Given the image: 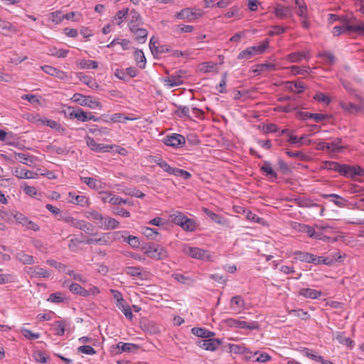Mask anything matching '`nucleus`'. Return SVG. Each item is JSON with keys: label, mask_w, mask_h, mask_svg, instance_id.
<instances>
[{"label": "nucleus", "mask_w": 364, "mask_h": 364, "mask_svg": "<svg viewBox=\"0 0 364 364\" xmlns=\"http://www.w3.org/2000/svg\"><path fill=\"white\" fill-rule=\"evenodd\" d=\"M16 259L23 264H32L35 263L34 257L21 251L15 255Z\"/></svg>", "instance_id": "nucleus-25"}, {"label": "nucleus", "mask_w": 364, "mask_h": 364, "mask_svg": "<svg viewBox=\"0 0 364 364\" xmlns=\"http://www.w3.org/2000/svg\"><path fill=\"white\" fill-rule=\"evenodd\" d=\"M134 58H135V60L136 61V64L138 65V66L140 68L144 69L146 66V57L141 50H140V49L135 50Z\"/></svg>", "instance_id": "nucleus-31"}, {"label": "nucleus", "mask_w": 364, "mask_h": 364, "mask_svg": "<svg viewBox=\"0 0 364 364\" xmlns=\"http://www.w3.org/2000/svg\"><path fill=\"white\" fill-rule=\"evenodd\" d=\"M336 339L341 344L346 345L350 348L353 347L354 341L351 338L346 337L344 333L338 332Z\"/></svg>", "instance_id": "nucleus-35"}, {"label": "nucleus", "mask_w": 364, "mask_h": 364, "mask_svg": "<svg viewBox=\"0 0 364 364\" xmlns=\"http://www.w3.org/2000/svg\"><path fill=\"white\" fill-rule=\"evenodd\" d=\"M143 268L141 267H127L124 269V272L132 277H137L141 280L147 279L148 273L145 271H142Z\"/></svg>", "instance_id": "nucleus-10"}, {"label": "nucleus", "mask_w": 364, "mask_h": 364, "mask_svg": "<svg viewBox=\"0 0 364 364\" xmlns=\"http://www.w3.org/2000/svg\"><path fill=\"white\" fill-rule=\"evenodd\" d=\"M123 240L127 242L133 248H141L142 243H141L139 239L133 235H129L127 237L122 235Z\"/></svg>", "instance_id": "nucleus-33"}, {"label": "nucleus", "mask_w": 364, "mask_h": 364, "mask_svg": "<svg viewBox=\"0 0 364 364\" xmlns=\"http://www.w3.org/2000/svg\"><path fill=\"white\" fill-rule=\"evenodd\" d=\"M223 343V340L221 339H219V338H206V339H198L197 341H196V344L206 350H210V351H215L218 349V348L222 345Z\"/></svg>", "instance_id": "nucleus-6"}, {"label": "nucleus", "mask_w": 364, "mask_h": 364, "mask_svg": "<svg viewBox=\"0 0 364 364\" xmlns=\"http://www.w3.org/2000/svg\"><path fill=\"white\" fill-rule=\"evenodd\" d=\"M142 232L144 236L151 240H157L159 235L155 229L149 227L144 228Z\"/></svg>", "instance_id": "nucleus-48"}, {"label": "nucleus", "mask_w": 364, "mask_h": 364, "mask_svg": "<svg viewBox=\"0 0 364 364\" xmlns=\"http://www.w3.org/2000/svg\"><path fill=\"white\" fill-rule=\"evenodd\" d=\"M77 351L79 353L86 354V355H95L96 354V350L90 346H81L77 348Z\"/></svg>", "instance_id": "nucleus-58"}, {"label": "nucleus", "mask_w": 364, "mask_h": 364, "mask_svg": "<svg viewBox=\"0 0 364 364\" xmlns=\"http://www.w3.org/2000/svg\"><path fill=\"white\" fill-rule=\"evenodd\" d=\"M180 227L187 232H193L197 228V223L195 220L187 217L183 221L182 225H181Z\"/></svg>", "instance_id": "nucleus-30"}, {"label": "nucleus", "mask_w": 364, "mask_h": 364, "mask_svg": "<svg viewBox=\"0 0 364 364\" xmlns=\"http://www.w3.org/2000/svg\"><path fill=\"white\" fill-rule=\"evenodd\" d=\"M48 301L51 303H60L64 301V298L62 296V294L60 292L52 293L50 294Z\"/></svg>", "instance_id": "nucleus-53"}, {"label": "nucleus", "mask_w": 364, "mask_h": 364, "mask_svg": "<svg viewBox=\"0 0 364 364\" xmlns=\"http://www.w3.org/2000/svg\"><path fill=\"white\" fill-rule=\"evenodd\" d=\"M87 145L92 150L96 152L99 153H103V152H108L109 150V146L105 145L103 144H98L97 143L93 138H92L90 136H87L85 137Z\"/></svg>", "instance_id": "nucleus-12"}, {"label": "nucleus", "mask_w": 364, "mask_h": 364, "mask_svg": "<svg viewBox=\"0 0 364 364\" xmlns=\"http://www.w3.org/2000/svg\"><path fill=\"white\" fill-rule=\"evenodd\" d=\"M14 175L18 178H35L37 173L23 168H16Z\"/></svg>", "instance_id": "nucleus-21"}, {"label": "nucleus", "mask_w": 364, "mask_h": 364, "mask_svg": "<svg viewBox=\"0 0 364 364\" xmlns=\"http://www.w3.org/2000/svg\"><path fill=\"white\" fill-rule=\"evenodd\" d=\"M71 100L80 106L88 107L91 109L97 107L100 109L102 108V104L99 101L96 100L95 98L90 95H84L81 93H75L71 97Z\"/></svg>", "instance_id": "nucleus-3"}, {"label": "nucleus", "mask_w": 364, "mask_h": 364, "mask_svg": "<svg viewBox=\"0 0 364 364\" xmlns=\"http://www.w3.org/2000/svg\"><path fill=\"white\" fill-rule=\"evenodd\" d=\"M113 213L115 215H120L124 218L130 217V213L124 208H120L119 206L114 207L113 208Z\"/></svg>", "instance_id": "nucleus-62"}, {"label": "nucleus", "mask_w": 364, "mask_h": 364, "mask_svg": "<svg viewBox=\"0 0 364 364\" xmlns=\"http://www.w3.org/2000/svg\"><path fill=\"white\" fill-rule=\"evenodd\" d=\"M186 254L192 258L198 259H208L210 255L208 251L202 250L198 247H187L184 249Z\"/></svg>", "instance_id": "nucleus-9"}, {"label": "nucleus", "mask_w": 364, "mask_h": 364, "mask_svg": "<svg viewBox=\"0 0 364 364\" xmlns=\"http://www.w3.org/2000/svg\"><path fill=\"white\" fill-rule=\"evenodd\" d=\"M274 13L277 17L279 18H289L292 16L291 9L289 6L277 5L275 7Z\"/></svg>", "instance_id": "nucleus-18"}, {"label": "nucleus", "mask_w": 364, "mask_h": 364, "mask_svg": "<svg viewBox=\"0 0 364 364\" xmlns=\"http://www.w3.org/2000/svg\"><path fill=\"white\" fill-rule=\"evenodd\" d=\"M260 169L265 174L266 176H268L270 178H277V174L273 170V168H272V165L269 161H264Z\"/></svg>", "instance_id": "nucleus-29"}, {"label": "nucleus", "mask_w": 364, "mask_h": 364, "mask_svg": "<svg viewBox=\"0 0 364 364\" xmlns=\"http://www.w3.org/2000/svg\"><path fill=\"white\" fill-rule=\"evenodd\" d=\"M289 314L296 317H299L302 320H306L310 318L309 314L307 311H304L303 309H293L290 311Z\"/></svg>", "instance_id": "nucleus-50"}, {"label": "nucleus", "mask_w": 364, "mask_h": 364, "mask_svg": "<svg viewBox=\"0 0 364 364\" xmlns=\"http://www.w3.org/2000/svg\"><path fill=\"white\" fill-rule=\"evenodd\" d=\"M340 106L342 109H343L344 110L347 111L350 114L361 111V107L360 106L355 105L352 102L346 103L344 102H341Z\"/></svg>", "instance_id": "nucleus-34"}, {"label": "nucleus", "mask_w": 364, "mask_h": 364, "mask_svg": "<svg viewBox=\"0 0 364 364\" xmlns=\"http://www.w3.org/2000/svg\"><path fill=\"white\" fill-rule=\"evenodd\" d=\"M139 348L140 346L134 343L119 342L117 344L111 346V352L115 355L120 354L123 352L136 353Z\"/></svg>", "instance_id": "nucleus-5"}, {"label": "nucleus", "mask_w": 364, "mask_h": 364, "mask_svg": "<svg viewBox=\"0 0 364 364\" xmlns=\"http://www.w3.org/2000/svg\"><path fill=\"white\" fill-rule=\"evenodd\" d=\"M69 53L68 50L57 49L56 48H50L48 54L57 58H65Z\"/></svg>", "instance_id": "nucleus-45"}, {"label": "nucleus", "mask_w": 364, "mask_h": 364, "mask_svg": "<svg viewBox=\"0 0 364 364\" xmlns=\"http://www.w3.org/2000/svg\"><path fill=\"white\" fill-rule=\"evenodd\" d=\"M293 255L296 259L300 260L304 262H308V263L311 262V259L312 257L311 253H309L306 252H301V251H295L293 253Z\"/></svg>", "instance_id": "nucleus-36"}, {"label": "nucleus", "mask_w": 364, "mask_h": 364, "mask_svg": "<svg viewBox=\"0 0 364 364\" xmlns=\"http://www.w3.org/2000/svg\"><path fill=\"white\" fill-rule=\"evenodd\" d=\"M184 73L185 72L182 70H177L170 77L165 78L164 82L171 87L183 85V81L181 80V77Z\"/></svg>", "instance_id": "nucleus-11"}, {"label": "nucleus", "mask_w": 364, "mask_h": 364, "mask_svg": "<svg viewBox=\"0 0 364 364\" xmlns=\"http://www.w3.org/2000/svg\"><path fill=\"white\" fill-rule=\"evenodd\" d=\"M125 193L139 198H143L145 196L144 193L136 188H129L126 191Z\"/></svg>", "instance_id": "nucleus-63"}, {"label": "nucleus", "mask_w": 364, "mask_h": 364, "mask_svg": "<svg viewBox=\"0 0 364 364\" xmlns=\"http://www.w3.org/2000/svg\"><path fill=\"white\" fill-rule=\"evenodd\" d=\"M192 16H193L192 8H186V9L181 10L179 12H178L175 16L178 19L187 18V19L191 21V20H193Z\"/></svg>", "instance_id": "nucleus-40"}, {"label": "nucleus", "mask_w": 364, "mask_h": 364, "mask_svg": "<svg viewBox=\"0 0 364 364\" xmlns=\"http://www.w3.org/2000/svg\"><path fill=\"white\" fill-rule=\"evenodd\" d=\"M16 279V276L13 274H1L0 285L6 283L15 282Z\"/></svg>", "instance_id": "nucleus-52"}, {"label": "nucleus", "mask_w": 364, "mask_h": 364, "mask_svg": "<svg viewBox=\"0 0 364 364\" xmlns=\"http://www.w3.org/2000/svg\"><path fill=\"white\" fill-rule=\"evenodd\" d=\"M286 154L289 157H296V158L300 159L301 161H306L309 159V156L306 154H305L301 151L293 152V151H287L286 152Z\"/></svg>", "instance_id": "nucleus-60"}, {"label": "nucleus", "mask_w": 364, "mask_h": 364, "mask_svg": "<svg viewBox=\"0 0 364 364\" xmlns=\"http://www.w3.org/2000/svg\"><path fill=\"white\" fill-rule=\"evenodd\" d=\"M355 24H348L346 25V29L348 33H355L359 36H364V22L361 20L357 19Z\"/></svg>", "instance_id": "nucleus-17"}, {"label": "nucleus", "mask_w": 364, "mask_h": 364, "mask_svg": "<svg viewBox=\"0 0 364 364\" xmlns=\"http://www.w3.org/2000/svg\"><path fill=\"white\" fill-rule=\"evenodd\" d=\"M299 295L305 298L317 299L321 295V292L310 288H302L299 291Z\"/></svg>", "instance_id": "nucleus-22"}, {"label": "nucleus", "mask_w": 364, "mask_h": 364, "mask_svg": "<svg viewBox=\"0 0 364 364\" xmlns=\"http://www.w3.org/2000/svg\"><path fill=\"white\" fill-rule=\"evenodd\" d=\"M342 143L341 138H335L331 143H328L330 152H341L343 150L344 146H340Z\"/></svg>", "instance_id": "nucleus-32"}, {"label": "nucleus", "mask_w": 364, "mask_h": 364, "mask_svg": "<svg viewBox=\"0 0 364 364\" xmlns=\"http://www.w3.org/2000/svg\"><path fill=\"white\" fill-rule=\"evenodd\" d=\"M64 221L68 223L70 226L80 229L87 234L93 235H96L95 232V227L92 224L84 220H77L73 217L68 216L65 218Z\"/></svg>", "instance_id": "nucleus-4"}, {"label": "nucleus", "mask_w": 364, "mask_h": 364, "mask_svg": "<svg viewBox=\"0 0 364 364\" xmlns=\"http://www.w3.org/2000/svg\"><path fill=\"white\" fill-rule=\"evenodd\" d=\"M254 57V53L250 49V48H247L246 49L242 50L237 55V59H245L248 60Z\"/></svg>", "instance_id": "nucleus-56"}, {"label": "nucleus", "mask_w": 364, "mask_h": 364, "mask_svg": "<svg viewBox=\"0 0 364 364\" xmlns=\"http://www.w3.org/2000/svg\"><path fill=\"white\" fill-rule=\"evenodd\" d=\"M323 168L335 171L346 178H354L364 176V169L360 166L341 164L336 161H326L323 163Z\"/></svg>", "instance_id": "nucleus-1"}, {"label": "nucleus", "mask_w": 364, "mask_h": 364, "mask_svg": "<svg viewBox=\"0 0 364 364\" xmlns=\"http://www.w3.org/2000/svg\"><path fill=\"white\" fill-rule=\"evenodd\" d=\"M100 228L103 230H113L119 226V222L110 217H104L102 222H97Z\"/></svg>", "instance_id": "nucleus-13"}, {"label": "nucleus", "mask_w": 364, "mask_h": 364, "mask_svg": "<svg viewBox=\"0 0 364 364\" xmlns=\"http://www.w3.org/2000/svg\"><path fill=\"white\" fill-rule=\"evenodd\" d=\"M41 122L44 125H46L47 127H49L51 129L58 130V132H60V131L64 132L65 131V128L63 127L60 124L58 123L55 120L45 119L41 120Z\"/></svg>", "instance_id": "nucleus-41"}, {"label": "nucleus", "mask_w": 364, "mask_h": 364, "mask_svg": "<svg viewBox=\"0 0 364 364\" xmlns=\"http://www.w3.org/2000/svg\"><path fill=\"white\" fill-rule=\"evenodd\" d=\"M64 287H68L69 290L75 294L87 297L88 296V292L87 291V289L82 287L80 284L77 283H72L69 284L68 281H65L63 284Z\"/></svg>", "instance_id": "nucleus-16"}, {"label": "nucleus", "mask_w": 364, "mask_h": 364, "mask_svg": "<svg viewBox=\"0 0 364 364\" xmlns=\"http://www.w3.org/2000/svg\"><path fill=\"white\" fill-rule=\"evenodd\" d=\"M191 333L201 338L206 339L213 337L215 333L213 331H210L204 328L194 327L191 329Z\"/></svg>", "instance_id": "nucleus-19"}, {"label": "nucleus", "mask_w": 364, "mask_h": 364, "mask_svg": "<svg viewBox=\"0 0 364 364\" xmlns=\"http://www.w3.org/2000/svg\"><path fill=\"white\" fill-rule=\"evenodd\" d=\"M228 74L227 73H224L222 75V79L218 86L216 87V89L218 90L220 93H225L227 92L226 90V79Z\"/></svg>", "instance_id": "nucleus-59"}, {"label": "nucleus", "mask_w": 364, "mask_h": 364, "mask_svg": "<svg viewBox=\"0 0 364 364\" xmlns=\"http://www.w3.org/2000/svg\"><path fill=\"white\" fill-rule=\"evenodd\" d=\"M28 272L31 277L47 278L50 276L49 272L44 268L40 267H29Z\"/></svg>", "instance_id": "nucleus-23"}, {"label": "nucleus", "mask_w": 364, "mask_h": 364, "mask_svg": "<svg viewBox=\"0 0 364 364\" xmlns=\"http://www.w3.org/2000/svg\"><path fill=\"white\" fill-rule=\"evenodd\" d=\"M176 110L174 112L175 114L180 117H188L191 118L189 114V108L187 106H183V105H176Z\"/></svg>", "instance_id": "nucleus-42"}, {"label": "nucleus", "mask_w": 364, "mask_h": 364, "mask_svg": "<svg viewBox=\"0 0 364 364\" xmlns=\"http://www.w3.org/2000/svg\"><path fill=\"white\" fill-rule=\"evenodd\" d=\"M166 146H172L174 148L181 147L185 143V137L179 134H172L170 136H167L164 141Z\"/></svg>", "instance_id": "nucleus-7"}, {"label": "nucleus", "mask_w": 364, "mask_h": 364, "mask_svg": "<svg viewBox=\"0 0 364 364\" xmlns=\"http://www.w3.org/2000/svg\"><path fill=\"white\" fill-rule=\"evenodd\" d=\"M81 180L90 188L97 190L101 188V182L92 177H81Z\"/></svg>", "instance_id": "nucleus-37"}, {"label": "nucleus", "mask_w": 364, "mask_h": 364, "mask_svg": "<svg viewBox=\"0 0 364 364\" xmlns=\"http://www.w3.org/2000/svg\"><path fill=\"white\" fill-rule=\"evenodd\" d=\"M306 58V54L304 52L293 53L289 55V59L290 60V61L295 62V63L299 62L302 59Z\"/></svg>", "instance_id": "nucleus-57"}, {"label": "nucleus", "mask_w": 364, "mask_h": 364, "mask_svg": "<svg viewBox=\"0 0 364 364\" xmlns=\"http://www.w3.org/2000/svg\"><path fill=\"white\" fill-rule=\"evenodd\" d=\"M16 156L19 159V161L23 164L30 165L29 163H33V156H30L23 153H15Z\"/></svg>", "instance_id": "nucleus-47"}, {"label": "nucleus", "mask_w": 364, "mask_h": 364, "mask_svg": "<svg viewBox=\"0 0 364 364\" xmlns=\"http://www.w3.org/2000/svg\"><path fill=\"white\" fill-rule=\"evenodd\" d=\"M173 31L178 34L182 33H191L193 31V26L191 25H178L173 28Z\"/></svg>", "instance_id": "nucleus-51"}, {"label": "nucleus", "mask_w": 364, "mask_h": 364, "mask_svg": "<svg viewBox=\"0 0 364 364\" xmlns=\"http://www.w3.org/2000/svg\"><path fill=\"white\" fill-rule=\"evenodd\" d=\"M80 66L82 69H97L98 67V63L95 60H82L80 63Z\"/></svg>", "instance_id": "nucleus-49"}, {"label": "nucleus", "mask_w": 364, "mask_h": 364, "mask_svg": "<svg viewBox=\"0 0 364 364\" xmlns=\"http://www.w3.org/2000/svg\"><path fill=\"white\" fill-rule=\"evenodd\" d=\"M299 230L302 232L306 233L309 237H314L316 235V232L314 230V228L305 224L299 225Z\"/></svg>", "instance_id": "nucleus-54"}, {"label": "nucleus", "mask_w": 364, "mask_h": 364, "mask_svg": "<svg viewBox=\"0 0 364 364\" xmlns=\"http://www.w3.org/2000/svg\"><path fill=\"white\" fill-rule=\"evenodd\" d=\"M143 24V21L141 15L136 10L132 9L130 12V21L129 23V28L130 31H133L135 28L139 27Z\"/></svg>", "instance_id": "nucleus-14"}, {"label": "nucleus", "mask_w": 364, "mask_h": 364, "mask_svg": "<svg viewBox=\"0 0 364 364\" xmlns=\"http://www.w3.org/2000/svg\"><path fill=\"white\" fill-rule=\"evenodd\" d=\"M21 332L23 335L28 340H35L40 338L41 335L38 333H33L27 328H22Z\"/></svg>", "instance_id": "nucleus-55"}, {"label": "nucleus", "mask_w": 364, "mask_h": 364, "mask_svg": "<svg viewBox=\"0 0 364 364\" xmlns=\"http://www.w3.org/2000/svg\"><path fill=\"white\" fill-rule=\"evenodd\" d=\"M69 323L65 320L55 321L53 324L55 326V335L62 336L65 334V327Z\"/></svg>", "instance_id": "nucleus-26"}, {"label": "nucleus", "mask_w": 364, "mask_h": 364, "mask_svg": "<svg viewBox=\"0 0 364 364\" xmlns=\"http://www.w3.org/2000/svg\"><path fill=\"white\" fill-rule=\"evenodd\" d=\"M269 46V41L267 40L263 42L262 45L249 47L254 53V56L261 54L264 52L266 48Z\"/></svg>", "instance_id": "nucleus-46"}, {"label": "nucleus", "mask_w": 364, "mask_h": 364, "mask_svg": "<svg viewBox=\"0 0 364 364\" xmlns=\"http://www.w3.org/2000/svg\"><path fill=\"white\" fill-rule=\"evenodd\" d=\"M321 197L326 199H331V201L339 208H344L348 203V200L346 199L336 193L322 194Z\"/></svg>", "instance_id": "nucleus-15"}, {"label": "nucleus", "mask_w": 364, "mask_h": 364, "mask_svg": "<svg viewBox=\"0 0 364 364\" xmlns=\"http://www.w3.org/2000/svg\"><path fill=\"white\" fill-rule=\"evenodd\" d=\"M132 33L135 34V40L140 43H144L146 41L148 31L145 28L139 27L135 28L133 31H130Z\"/></svg>", "instance_id": "nucleus-24"}, {"label": "nucleus", "mask_w": 364, "mask_h": 364, "mask_svg": "<svg viewBox=\"0 0 364 364\" xmlns=\"http://www.w3.org/2000/svg\"><path fill=\"white\" fill-rule=\"evenodd\" d=\"M34 359L41 363H46L48 359V357L41 351H36L33 353Z\"/></svg>", "instance_id": "nucleus-64"}, {"label": "nucleus", "mask_w": 364, "mask_h": 364, "mask_svg": "<svg viewBox=\"0 0 364 364\" xmlns=\"http://www.w3.org/2000/svg\"><path fill=\"white\" fill-rule=\"evenodd\" d=\"M69 198H70V202L80 205L82 207L87 205L88 199L84 196H75L74 193L70 192L68 193Z\"/></svg>", "instance_id": "nucleus-28"}, {"label": "nucleus", "mask_w": 364, "mask_h": 364, "mask_svg": "<svg viewBox=\"0 0 364 364\" xmlns=\"http://www.w3.org/2000/svg\"><path fill=\"white\" fill-rule=\"evenodd\" d=\"M14 218L17 223L21 224L29 230H32L33 231H38L40 230L39 226L36 223L30 220L26 216L21 213H16L14 215Z\"/></svg>", "instance_id": "nucleus-8"}, {"label": "nucleus", "mask_w": 364, "mask_h": 364, "mask_svg": "<svg viewBox=\"0 0 364 364\" xmlns=\"http://www.w3.org/2000/svg\"><path fill=\"white\" fill-rule=\"evenodd\" d=\"M275 70V65L272 63H263L256 65V69L254 70V73L257 75H259L263 72L271 71Z\"/></svg>", "instance_id": "nucleus-38"}, {"label": "nucleus", "mask_w": 364, "mask_h": 364, "mask_svg": "<svg viewBox=\"0 0 364 364\" xmlns=\"http://www.w3.org/2000/svg\"><path fill=\"white\" fill-rule=\"evenodd\" d=\"M314 99L320 102H324L328 105L331 102V98L322 92H318L314 96Z\"/></svg>", "instance_id": "nucleus-61"}, {"label": "nucleus", "mask_w": 364, "mask_h": 364, "mask_svg": "<svg viewBox=\"0 0 364 364\" xmlns=\"http://www.w3.org/2000/svg\"><path fill=\"white\" fill-rule=\"evenodd\" d=\"M172 277L178 282L188 286H191L196 282L195 279L186 277L181 274H174Z\"/></svg>", "instance_id": "nucleus-39"}, {"label": "nucleus", "mask_w": 364, "mask_h": 364, "mask_svg": "<svg viewBox=\"0 0 364 364\" xmlns=\"http://www.w3.org/2000/svg\"><path fill=\"white\" fill-rule=\"evenodd\" d=\"M203 212L215 223L223 224V218L220 215L213 213L212 210L206 208H203Z\"/></svg>", "instance_id": "nucleus-44"}, {"label": "nucleus", "mask_w": 364, "mask_h": 364, "mask_svg": "<svg viewBox=\"0 0 364 364\" xmlns=\"http://www.w3.org/2000/svg\"><path fill=\"white\" fill-rule=\"evenodd\" d=\"M222 348L223 350H226L228 349L229 352L236 354H244L248 351V349L243 345L228 343L226 346H223Z\"/></svg>", "instance_id": "nucleus-20"}, {"label": "nucleus", "mask_w": 364, "mask_h": 364, "mask_svg": "<svg viewBox=\"0 0 364 364\" xmlns=\"http://www.w3.org/2000/svg\"><path fill=\"white\" fill-rule=\"evenodd\" d=\"M170 218L174 224L180 226L182 225L183 221L186 219V218H187V216L181 212L176 211L173 214L171 215Z\"/></svg>", "instance_id": "nucleus-43"}, {"label": "nucleus", "mask_w": 364, "mask_h": 364, "mask_svg": "<svg viewBox=\"0 0 364 364\" xmlns=\"http://www.w3.org/2000/svg\"><path fill=\"white\" fill-rule=\"evenodd\" d=\"M77 76L80 81L89 86V87L95 89L99 87L97 82L92 77L85 75L83 73H78Z\"/></svg>", "instance_id": "nucleus-27"}, {"label": "nucleus", "mask_w": 364, "mask_h": 364, "mask_svg": "<svg viewBox=\"0 0 364 364\" xmlns=\"http://www.w3.org/2000/svg\"><path fill=\"white\" fill-rule=\"evenodd\" d=\"M141 250L154 259L162 260L168 256L167 251L164 247L153 242H142Z\"/></svg>", "instance_id": "nucleus-2"}]
</instances>
